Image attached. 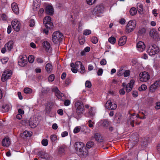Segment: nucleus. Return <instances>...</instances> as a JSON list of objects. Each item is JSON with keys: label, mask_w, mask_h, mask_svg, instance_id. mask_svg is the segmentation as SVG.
Returning <instances> with one entry per match:
<instances>
[{"label": "nucleus", "mask_w": 160, "mask_h": 160, "mask_svg": "<svg viewBox=\"0 0 160 160\" xmlns=\"http://www.w3.org/2000/svg\"><path fill=\"white\" fill-rule=\"evenodd\" d=\"M75 107L76 113L75 118L78 120L82 117L83 112L84 111V108L82 101L81 100L77 101L75 103Z\"/></svg>", "instance_id": "obj_1"}, {"label": "nucleus", "mask_w": 160, "mask_h": 160, "mask_svg": "<svg viewBox=\"0 0 160 160\" xmlns=\"http://www.w3.org/2000/svg\"><path fill=\"white\" fill-rule=\"evenodd\" d=\"M63 38L62 34L58 31L54 32L52 34V40L55 43L61 41Z\"/></svg>", "instance_id": "obj_2"}, {"label": "nucleus", "mask_w": 160, "mask_h": 160, "mask_svg": "<svg viewBox=\"0 0 160 160\" xmlns=\"http://www.w3.org/2000/svg\"><path fill=\"white\" fill-rule=\"evenodd\" d=\"M136 22L135 20L129 21L126 26L125 32L127 33H129L132 32L136 27Z\"/></svg>", "instance_id": "obj_3"}, {"label": "nucleus", "mask_w": 160, "mask_h": 160, "mask_svg": "<svg viewBox=\"0 0 160 160\" xmlns=\"http://www.w3.org/2000/svg\"><path fill=\"white\" fill-rule=\"evenodd\" d=\"M159 51V48L156 45L153 44L149 47L148 50V52L150 55L152 56L158 53Z\"/></svg>", "instance_id": "obj_4"}, {"label": "nucleus", "mask_w": 160, "mask_h": 160, "mask_svg": "<svg viewBox=\"0 0 160 160\" xmlns=\"http://www.w3.org/2000/svg\"><path fill=\"white\" fill-rule=\"evenodd\" d=\"M104 7L102 5H99L95 8L92 12V14L97 16H99L104 11Z\"/></svg>", "instance_id": "obj_5"}, {"label": "nucleus", "mask_w": 160, "mask_h": 160, "mask_svg": "<svg viewBox=\"0 0 160 160\" xmlns=\"http://www.w3.org/2000/svg\"><path fill=\"white\" fill-rule=\"evenodd\" d=\"M149 74L146 72H141L139 75V78L142 82H146L150 78Z\"/></svg>", "instance_id": "obj_6"}, {"label": "nucleus", "mask_w": 160, "mask_h": 160, "mask_svg": "<svg viewBox=\"0 0 160 160\" xmlns=\"http://www.w3.org/2000/svg\"><path fill=\"white\" fill-rule=\"evenodd\" d=\"M12 75V72L11 71L6 70L4 71L2 76L1 79L2 82L6 81L9 79Z\"/></svg>", "instance_id": "obj_7"}, {"label": "nucleus", "mask_w": 160, "mask_h": 160, "mask_svg": "<svg viewBox=\"0 0 160 160\" xmlns=\"http://www.w3.org/2000/svg\"><path fill=\"white\" fill-rule=\"evenodd\" d=\"M52 91L55 92L56 96L58 98L62 101L64 99V98H63L64 97V94L60 91L57 87L53 88L52 89Z\"/></svg>", "instance_id": "obj_8"}, {"label": "nucleus", "mask_w": 160, "mask_h": 160, "mask_svg": "<svg viewBox=\"0 0 160 160\" xmlns=\"http://www.w3.org/2000/svg\"><path fill=\"white\" fill-rule=\"evenodd\" d=\"M105 106L106 108L111 110H115L117 108V104L115 103H112L110 100H108L106 102Z\"/></svg>", "instance_id": "obj_9"}, {"label": "nucleus", "mask_w": 160, "mask_h": 160, "mask_svg": "<svg viewBox=\"0 0 160 160\" xmlns=\"http://www.w3.org/2000/svg\"><path fill=\"white\" fill-rule=\"evenodd\" d=\"M149 35L151 38L155 40H158V39L159 35L155 29H152L150 31Z\"/></svg>", "instance_id": "obj_10"}, {"label": "nucleus", "mask_w": 160, "mask_h": 160, "mask_svg": "<svg viewBox=\"0 0 160 160\" xmlns=\"http://www.w3.org/2000/svg\"><path fill=\"white\" fill-rule=\"evenodd\" d=\"M137 47L138 51L142 52L145 50L146 46L143 42L139 41L137 44Z\"/></svg>", "instance_id": "obj_11"}, {"label": "nucleus", "mask_w": 160, "mask_h": 160, "mask_svg": "<svg viewBox=\"0 0 160 160\" xmlns=\"http://www.w3.org/2000/svg\"><path fill=\"white\" fill-rule=\"evenodd\" d=\"M28 122L29 126L32 128H35L38 124L36 118H30L28 120Z\"/></svg>", "instance_id": "obj_12"}, {"label": "nucleus", "mask_w": 160, "mask_h": 160, "mask_svg": "<svg viewBox=\"0 0 160 160\" xmlns=\"http://www.w3.org/2000/svg\"><path fill=\"white\" fill-rule=\"evenodd\" d=\"M11 8L13 12L16 14L19 13V9L17 4L15 2H13L11 4Z\"/></svg>", "instance_id": "obj_13"}, {"label": "nucleus", "mask_w": 160, "mask_h": 160, "mask_svg": "<svg viewBox=\"0 0 160 160\" xmlns=\"http://www.w3.org/2000/svg\"><path fill=\"white\" fill-rule=\"evenodd\" d=\"M84 144L82 142H76L75 144V149L77 151H79L84 148Z\"/></svg>", "instance_id": "obj_14"}, {"label": "nucleus", "mask_w": 160, "mask_h": 160, "mask_svg": "<svg viewBox=\"0 0 160 160\" xmlns=\"http://www.w3.org/2000/svg\"><path fill=\"white\" fill-rule=\"evenodd\" d=\"M13 42L12 40H10L6 43L4 46L7 48L8 50L9 51H10L11 49L13 48Z\"/></svg>", "instance_id": "obj_15"}, {"label": "nucleus", "mask_w": 160, "mask_h": 160, "mask_svg": "<svg viewBox=\"0 0 160 160\" xmlns=\"http://www.w3.org/2000/svg\"><path fill=\"white\" fill-rule=\"evenodd\" d=\"M10 141L8 137L4 138L2 141V146L6 147L8 146L10 144Z\"/></svg>", "instance_id": "obj_16"}, {"label": "nucleus", "mask_w": 160, "mask_h": 160, "mask_svg": "<svg viewBox=\"0 0 160 160\" xmlns=\"http://www.w3.org/2000/svg\"><path fill=\"white\" fill-rule=\"evenodd\" d=\"M45 12L49 15H52L53 13V8L51 6H48L46 7Z\"/></svg>", "instance_id": "obj_17"}, {"label": "nucleus", "mask_w": 160, "mask_h": 160, "mask_svg": "<svg viewBox=\"0 0 160 160\" xmlns=\"http://www.w3.org/2000/svg\"><path fill=\"white\" fill-rule=\"evenodd\" d=\"M138 139L137 138H134L133 139L129 140L128 144L129 146L130 147V148L133 147L138 142Z\"/></svg>", "instance_id": "obj_18"}, {"label": "nucleus", "mask_w": 160, "mask_h": 160, "mask_svg": "<svg viewBox=\"0 0 160 160\" xmlns=\"http://www.w3.org/2000/svg\"><path fill=\"white\" fill-rule=\"evenodd\" d=\"M127 38L125 36H123L120 38L119 40L118 44L119 46H122L126 42Z\"/></svg>", "instance_id": "obj_19"}, {"label": "nucleus", "mask_w": 160, "mask_h": 160, "mask_svg": "<svg viewBox=\"0 0 160 160\" xmlns=\"http://www.w3.org/2000/svg\"><path fill=\"white\" fill-rule=\"evenodd\" d=\"M79 154L82 156L86 157L88 154V150L85 148L84 147L79 151Z\"/></svg>", "instance_id": "obj_20"}, {"label": "nucleus", "mask_w": 160, "mask_h": 160, "mask_svg": "<svg viewBox=\"0 0 160 160\" xmlns=\"http://www.w3.org/2000/svg\"><path fill=\"white\" fill-rule=\"evenodd\" d=\"M94 138L98 142H102L103 141V138L99 133H95Z\"/></svg>", "instance_id": "obj_21"}, {"label": "nucleus", "mask_w": 160, "mask_h": 160, "mask_svg": "<svg viewBox=\"0 0 160 160\" xmlns=\"http://www.w3.org/2000/svg\"><path fill=\"white\" fill-rule=\"evenodd\" d=\"M23 56H22L20 60L18 61V64L22 67H24L27 64V59H23Z\"/></svg>", "instance_id": "obj_22"}, {"label": "nucleus", "mask_w": 160, "mask_h": 160, "mask_svg": "<svg viewBox=\"0 0 160 160\" xmlns=\"http://www.w3.org/2000/svg\"><path fill=\"white\" fill-rule=\"evenodd\" d=\"M135 122V120L133 117V116H130L129 117V119L127 120V122L128 124H130L132 127H134V122Z\"/></svg>", "instance_id": "obj_23"}, {"label": "nucleus", "mask_w": 160, "mask_h": 160, "mask_svg": "<svg viewBox=\"0 0 160 160\" xmlns=\"http://www.w3.org/2000/svg\"><path fill=\"white\" fill-rule=\"evenodd\" d=\"M42 46L46 51H48L50 48V45L47 41H45L42 43Z\"/></svg>", "instance_id": "obj_24"}, {"label": "nucleus", "mask_w": 160, "mask_h": 160, "mask_svg": "<svg viewBox=\"0 0 160 160\" xmlns=\"http://www.w3.org/2000/svg\"><path fill=\"white\" fill-rule=\"evenodd\" d=\"M52 66L50 63H47L45 66V69L48 73H50L52 70Z\"/></svg>", "instance_id": "obj_25"}, {"label": "nucleus", "mask_w": 160, "mask_h": 160, "mask_svg": "<svg viewBox=\"0 0 160 160\" xmlns=\"http://www.w3.org/2000/svg\"><path fill=\"white\" fill-rule=\"evenodd\" d=\"M143 5L140 3H138L137 5V8L138 12L140 14L142 13L143 10Z\"/></svg>", "instance_id": "obj_26"}, {"label": "nucleus", "mask_w": 160, "mask_h": 160, "mask_svg": "<svg viewBox=\"0 0 160 160\" xmlns=\"http://www.w3.org/2000/svg\"><path fill=\"white\" fill-rule=\"evenodd\" d=\"M66 147L65 145H63L59 147L58 149V152L60 154L64 153L65 149Z\"/></svg>", "instance_id": "obj_27"}, {"label": "nucleus", "mask_w": 160, "mask_h": 160, "mask_svg": "<svg viewBox=\"0 0 160 160\" xmlns=\"http://www.w3.org/2000/svg\"><path fill=\"white\" fill-rule=\"evenodd\" d=\"M125 68V66L121 67L119 69V71L117 73V75L119 76H122L124 72V68Z\"/></svg>", "instance_id": "obj_28"}, {"label": "nucleus", "mask_w": 160, "mask_h": 160, "mask_svg": "<svg viewBox=\"0 0 160 160\" xmlns=\"http://www.w3.org/2000/svg\"><path fill=\"white\" fill-rule=\"evenodd\" d=\"M44 24L45 25V27L48 29H51L53 28V24L52 22H48Z\"/></svg>", "instance_id": "obj_29"}, {"label": "nucleus", "mask_w": 160, "mask_h": 160, "mask_svg": "<svg viewBox=\"0 0 160 160\" xmlns=\"http://www.w3.org/2000/svg\"><path fill=\"white\" fill-rule=\"evenodd\" d=\"M40 155L41 156L42 158L48 159V153H46L44 152H42L39 153Z\"/></svg>", "instance_id": "obj_30"}, {"label": "nucleus", "mask_w": 160, "mask_h": 160, "mask_svg": "<svg viewBox=\"0 0 160 160\" xmlns=\"http://www.w3.org/2000/svg\"><path fill=\"white\" fill-rule=\"evenodd\" d=\"M157 89V88H156L153 84L150 86L149 90L150 92L152 93L154 92Z\"/></svg>", "instance_id": "obj_31"}, {"label": "nucleus", "mask_w": 160, "mask_h": 160, "mask_svg": "<svg viewBox=\"0 0 160 160\" xmlns=\"http://www.w3.org/2000/svg\"><path fill=\"white\" fill-rule=\"evenodd\" d=\"M2 108L3 109V111L4 112H7L9 110L10 107L9 105L6 104L3 105L2 106Z\"/></svg>", "instance_id": "obj_32"}, {"label": "nucleus", "mask_w": 160, "mask_h": 160, "mask_svg": "<svg viewBox=\"0 0 160 160\" xmlns=\"http://www.w3.org/2000/svg\"><path fill=\"white\" fill-rule=\"evenodd\" d=\"M70 66L72 67L71 70L72 72L74 73H77L78 72V69L75 68V63L74 64L73 62H72L70 64Z\"/></svg>", "instance_id": "obj_33"}, {"label": "nucleus", "mask_w": 160, "mask_h": 160, "mask_svg": "<svg viewBox=\"0 0 160 160\" xmlns=\"http://www.w3.org/2000/svg\"><path fill=\"white\" fill-rule=\"evenodd\" d=\"M137 12V11L136 9L134 7L131 8L130 10V13L132 16L135 15L136 14Z\"/></svg>", "instance_id": "obj_34"}, {"label": "nucleus", "mask_w": 160, "mask_h": 160, "mask_svg": "<svg viewBox=\"0 0 160 160\" xmlns=\"http://www.w3.org/2000/svg\"><path fill=\"white\" fill-rule=\"evenodd\" d=\"M51 18L49 16L45 17L43 19V23H46L47 22H51Z\"/></svg>", "instance_id": "obj_35"}, {"label": "nucleus", "mask_w": 160, "mask_h": 160, "mask_svg": "<svg viewBox=\"0 0 160 160\" xmlns=\"http://www.w3.org/2000/svg\"><path fill=\"white\" fill-rule=\"evenodd\" d=\"M31 134L30 133V132L27 131H25L23 132V133L22 134V136L23 137H25L26 138L28 137H30L31 136Z\"/></svg>", "instance_id": "obj_36"}, {"label": "nucleus", "mask_w": 160, "mask_h": 160, "mask_svg": "<svg viewBox=\"0 0 160 160\" xmlns=\"http://www.w3.org/2000/svg\"><path fill=\"white\" fill-rule=\"evenodd\" d=\"M51 141L54 142H56L57 140V136L55 134H52L50 136Z\"/></svg>", "instance_id": "obj_37"}, {"label": "nucleus", "mask_w": 160, "mask_h": 160, "mask_svg": "<svg viewBox=\"0 0 160 160\" xmlns=\"http://www.w3.org/2000/svg\"><path fill=\"white\" fill-rule=\"evenodd\" d=\"M108 41L110 43L114 44L116 42V38L113 36H111L108 38Z\"/></svg>", "instance_id": "obj_38"}, {"label": "nucleus", "mask_w": 160, "mask_h": 160, "mask_svg": "<svg viewBox=\"0 0 160 160\" xmlns=\"http://www.w3.org/2000/svg\"><path fill=\"white\" fill-rule=\"evenodd\" d=\"M24 92L25 93L30 94L32 92V90L29 88H26L24 89Z\"/></svg>", "instance_id": "obj_39"}, {"label": "nucleus", "mask_w": 160, "mask_h": 160, "mask_svg": "<svg viewBox=\"0 0 160 160\" xmlns=\"http://www.w3.org/2000/svg\"><path fill=\"white\" fill-rule=\"evenodd\" d=\"M147 88V86L145 84L142 85L141 87L138 88V90L139 91H142L143 90H145Z\"/></svg>", "instance_id": "obj_40"}, {"label": "nucleus", "mask_w": 160, "mask_h": 160, "mask_svg": "<svg viewBox=\"0 0 160 160\" xmlns=\"http://www.w3.org/2000/svg\"><path fill=\"white\" fill-rule=\"evenodd\" d=\"M41 143L43 146H46L48 145V141L47 139L44 138L42 140Z\"/></svg>", "instance_id": "obj_41"}, {"label": "nucleus", "mask_w": 160, "mask_h": 160, "mask_svg": "<svg viewBox=\"0 0 160 160\" xmlns=\"http://www.w3.org/2000/svg\"><path fill=\"white\" fill-rule=\"evenodd\" d=\"M132 86H131V85H128V84L126 85V91L127 92H129L132 90Z\"/></svg>", "instance_id": "obj_42"}, {"label": "nucleus", "mask_w": 160, "mask_h": 160, "mask_svg": "<svg viewBox=\"0 0 160 160\" xmlns=\"http://www.w3.org/2000/svg\"><path fill=\"white\" fill-rule=\"evenodd\" d=\"M94 145V143L92 142H88L86 144V147L88 148H91Z\"/></svg>", "instance_id": "obj_43"}, {"label": "nucleus", "mask_w": 160, "mask_h": 160, "mask_svg": "<svg viewBox=\"0 0 160 160\" xmlns=\"http://www.w3.org/2000/svg\"><path fill=\"white\" fill-rule=\"evenodd\" d=\"M34 60V57L33 55H29L28 58V60L29 62L32 63Z\"/></svg>", "instance_id": "obj_44"}, {"label": "nucleus", "mask_w": 160, "mask_h": 160, "mask_svg": "<svg viewBox=\"0 0 160 160\" xmlns=\"http://www.w3.org/2000/svg\"><path fill=\"white\" fill-rule=\"evenodd\" d=\"M18 24L16 25L15 26H14V27L13 28V29L15 31L18 32L20 30V23H17Z\"/></svg>", "instance_id": "obj_45"}, {"label": "nucleus", "mask_w": 160, "mask_h": 160, "mask_svg": "<svg viewBox=\"0 0 160 160\" xmlns=\"http://www.w3.org/2000/svg\"><path fill=\"white\" fill-rule=\"evenodd\" d=\"M89 113L90 116L92 117L95 114V112L93 110L92 108H90L89 110Z\"/></svg>", "instance_id": "obj_46"}, {"label": "nucleus", "mask_w": 160, "mask_h": 160, "mask_svg": "<svg viewBox=\"0 0 160 160\" xmlns=\"http://www.w3.org/2000/svg\"><path fill=\"white\" fill-rule=\"evenodd\" d=\"M21 123L23 125H28L29 124L28 120L27 119L23 120L22 121Z\"/></svg>", "instance_id": "obj_47"}, {"label": "nucleus", "mask_w": 160, "mask_h": 160, "mask_svg": "<svg viewBox=\"0 0 160 160\" xmlns=\"http://www.w3.org/2000/svg\"><path fill=\"white\" fill-rule=\"evenodd\" d=\"M145 31V29L144 28H142L139 29L138 33L139 34H142L144 33Z\"/></svg>", "instance_id": "obj_48"}, {"label": "nucleus", "mask_w": 160, "mask_h": 160, "mask_svg": "<svg viewBox=\"0 0 160 160\" xmlns=\"http://www.w3.org/2000/svg\"><path fill=\"white\" fill-rule=\"evenodd\" d=\"M75 68L78 69L79 68V66L80 67L82 64V62L80 61H77L75 62Z\"/></svg>", "instance_id": "obj_49"}, {"label": "nucleus", "mask_w": 160, "mask_h": 160, "mask_svg": "<svg viewBox=\"0 0 160 160\" xmlns=\"http://www.w3.org/2000/svg\"><path fill=\"white\" fill-rule=\"evenodd\" d=\"M55 76L53 74H52L49 76L48 78V81L50 82H52L54 79Z\"/></svg>", "instance_id": "obj_50"}, {"label": "nucleus", "mask_w": 160, "mask_h": 160, "mask_svg": "<svg viewBox=\"0 0 160 160\" xmlns=\"http://www.w3.org/2000/svg\"><path fill=\"white\" fill-rule=\"evenodd\" d=\"M80 67V72L81 74L84 73L85 72V70L84 67L83 66L82 64V65Z\"/></svg>", "instance_id": "obj_51"}, {"label": "nucleus", "mask_w": 160, "mask_h": 160, "mask_svg": "<svg viewBox=\"0 0 160 160\" xmlns=\"http://www.w3.org/2000/svg\"><path fill=\"white\" fill-rule=\"evenodd\" d=\"M81 130V127H76L73 130V132L74 133H77L79 132Z\"/></svg>", "instance_id": "obj_52"}, {"label": "nucleus", "mask_w": 160, "mask_h": 160, "mask_svg": "<svg viewBox=\"0 0 160 160\" xmlns=\"http://www.w3.org/2000/svg\"><path fill=\"white\" fill-rule=\"evenodd\" d=\"M156 88L158 89L160 87V80H157L153 83Z\"/></svg>", "instance_id": "obj_53"}, {"label": "nucleus", "mask_w": 160, "mask_h": 160, "mask_svg": "<svg viewBox=\"0 0 160 160\" xmlns=\"http://www.w3.org/2000/svg\"><path fill=\"white\" fill-rule=\"evenodd\" d=\"M85 86L88 88H90L92 86L91 83L90 81H87L85 82Z\"/></svg>", "instance_id": "obj_54"}, {"label": "nucleus", "mask_w": 160, "mask_h": 160, "mask_svg": "<svg viewBox=\"0 0 160 160\" xmlns=\"http://www.w3.org/2000/svg\"><path fill=\"white\" fill-rule=\"evenodd\" d=\"M130 71L129 70H126L124 71L123 75L124 77H127L129 76L130 75Z\"/></svg>", "instance_id": "obj_55"}, {"label": "nucleus", "mask_w": 160, "mask_h": 160, "mask_svg": "<svg viewBox=\"0 0 160 160\" xmlns=\"http://www.w3.org/2000/svg\"><path fill=\"white\" fill-rule=\"evenodd\" d=\"M87 3L89 5H92L94 4L96 0H86Z\"/></svg>", "instance_id": "obj_56"}, {"label": "nucleus", "mask_w": 160, "mask_h": 160, "mask_svg": "<svg viewBox=\"0 0 160 160\" xmlns=\"http://www.w3.org/2000/svg\"><path fill=\"white\" fill-rule=\"evenodd\" d=\"M29 26L30 27H33L34 26L35 24L34 20L33 19H31L29 22Z\"/></svg>", "instance_id": "obj_57"}, {"label": "nucleus", "mask_w": 160, "mask_h": 160, "mask_svg": "<svg viewBox=\"0 0 160 160\" xmlns=\"http://www.w3.org/2000/svg\"><path fill=\"white\" fill-rule=\"evenodd\" d=\"M92 42L94 44H96L98 42V39L97 37H93L92 38Z\"/></svg>", "instance_id": "obj_58"}, {"label": "nucleus", "mask_w": 160, "mask_h": 160, "mask_svg": "<svg viewBox=\"0 0 160 160\" xmlns=\"http://www.w3.org/2000/svg\"><path fill=\"white\" fill-rule=\"evenodd\" d=\"M91 33V31L90 30H85L83 32V34L85 35H88L90 34Z\"/></svg>", "instance_id": "obj_59"}, {"label": "nucleus", "mask_w": 160, "mask_h": 160, "mask_svg": "<svg viewBox=\"0 0 160 160\" xmlns=\"http://www.w3.org/2000/svg\"><path fill=\"white\" fill-rule=\"evenodd\" d=\"M71 103L70 101L69 100H65L64 102V105L65 106H69Z\"/></svg>", "instance_id": "obj_60"}, {"label": "nucleus", "mask_w": 160, "mask_h": 160, "mask_svg": "<svg viewBox=\"0 0 160 160\" xmlns=\"http://www.w3.org/2000/svg\"><path fill=\"white\" fill-rule=\"evenodd\" d=\"M37 1L35 0V1H33V9H34L35 8H38V7H39V4H37Z\"/></svg>", "instance_id": "obj_61"}, {"label": "nucleus", "mask_w": 160, "mask_h": 160, "mask_svg": "<svg viewBox=\"0 0 160 160\" xmlns=\"http://www.w3.org/2000/svg\"><path fill=\"white\" fill-rule=\"evenodd\" d=\"M36 61L38 63H42L43 62V60L40 58H36Z\"/></svg>", "instance_id": "obj_62"}, {"label": "nucleus", "mask_w": 160, "mask_h": 160, "mask_svg": "<svg viewBox=\"0 0 160 160\" xmlns=\"http://www.w3.org/2000/svg\"><path fill=\"white\" fill-rule=\"evenodd\" d=\"M107 62L106 60L104 59H102L100 63L102 65H104L106 64Z\"/></svg>", "instance_id": "obj_63"}, {"label": "nucleus", "mask_w": 160, "mask_h": 160, "mask_svg": "<svg viewBox=\"0 0 160 160\" xmlns=\"http://www.w3.org/2000/svg\"><path fill=\"white\" fill-rule=\"evenodd\" d=\"M155 108L156 109H160V102H158L156 103V105Z\"/></svg>", "instance_id": "obj_64"}]
</instances>
